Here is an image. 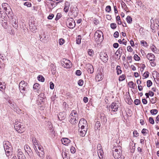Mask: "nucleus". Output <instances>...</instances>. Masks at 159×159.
Wrapping results in <instances>:
<instances>
[{
	"label": "nucleus",
	"instance_id": "nucleus-41",
	"mask_svg": "<svg viewBox=\"0 0 159 159\" xmlns=\"http://www.w3.org/2000/svg\"><path fill=\"white\" fill-rule=\"evenodd\" d=\"M24 5L25 6H27V7H30L31 6V3L30 2H25L24 3Z\"/></svg>",
	"mask_w": 159,
	"mask_h": 159
},
{
	"label": "nucleus",
	"instance_id": "nucleus-35",
	"mask_svg": "<svg viewBox=\"0 0 159 159\" xmlns=\"http://www.w3.org/2000/svg\"><path fill=\"white\" fill-rule=\"evenodd\" d=\"M116 20L118 21V24L119 25H121V21L120 20V18L119 16H118L116 17Z\"/></svg>",
	"mask_w": 159,
	"mask_h": 159
},
{
	"label": "nucleus",
	"instance_id": "nucleus-30",
	"mask_svg": "<svg viewBox=\"0 0 159 159\" xmlns=\"http://www.w3.org/2000/svg\"><path fill=\"white\" fill-rule=\"evenodd\" d=\"M62 155L63 159H68L67 154L65 152H63L62 153Z\"/></svg>",
	"mask_w": 159,
	"mask_h": 159
},
{
	"label": "nucleus",
	"instance_id": "nucleus-37",
	"mask_svg": "<svg viewBox=\"0 0 159 159\" xmlns=\"http://www.w3.org/2000/svg\"><path fill=\"white\" fill-rule=\"evenodd\" d=\"M150 48L152 50V51L153 52H157V48L155 46L152 45V46H151Z\"/></svg>",
	"mask_w": 159,
	"mask_h": 159
},
{
	"label": "nucleus",
	"instance_id": "nucleus-34",
	"mask_svg": "<svg viewBox=\"0 0 159 159\" xmlns=\"http://www.w3.org/2000/svg\"><path fill=\"white\" fill-rule=\"evenodd\" d=\"M2 26L5 29H7L8 27L7 22L4 21H2Z\"/></svg>",
	"mask_w": 159,
	"mask_h": 159
},
{
	"label": "nucleus",
	"instance_id": "nucleus-18",
	"mask_svg": "<svg viewBox=\"0 0 159 159\" xmlns=\"http://www.w3.org/2000/svg\"><path fill=\"white\" fill-rule=\"evenodd\" d=\"M70 4L69 2L66 1L65 3V7L64 9V11L66 12H67L69 10Z\"/></svg>",
	"mask_w": 159,
	"mask_h": 159
},
{
	"label": "nucleus",
	"instance_id": "nucleus-6",
	"mask_svg": "<svg viewBox=\"0 0 159 159\" xmlns=\"http://www.w3.org/2000/svg\"><path fill=\"white\" fill-rule=\"evenodd\" d=\"M14 127L16 131L19 133H22L25 131V125H21L20 122L15 123Z\"/></svg>",
	"mask_w": 159,
	"mask_h": 159
},
{
	"label": "nucleus",
	"instance_id": "nucleus-7",
	"mask_svg": "<svg viewBox=\"0 0 159 159\" xmlns=\"http://www.w3.org/2000/svg\"><path fill=\"white\" fill-rule=\"evenodd\" d=\"M79 127L80 129L83 130L84 129H88V125L86 120L84 119H81L79 123Z\"/></svg>",
	"mask_w": 159,
	"mask_h": 159
},
{
	"label": "nucleus",
	"instance_id": "nucleus-36",
	"mask_svg": "<svg viewBox=\"0 0 159 159\" xmlns=\"http://www.w3.org/2000/svg\"><path fill=\"white\" fill-rule=\"evenodd\" d=\"M65 42V40L63 39H60L59 40V43L61 45L63 44Z\"/></svg>",
	"mask_w": 159,
	"mask_h": 159
},
{
	"label": "nucleus",
	"instance_id": "nucleus-26",
	"mask_svg": "<svg viewBox=\"0 0 159 159\" xmlns=\"http://www.w3.org/2000/svg\"><path fill=\"white\" fill-rule=\"evenodd\" d=\"M6 88V84L5 82H0V90H4Z\"/></svg>",
	"mask_w": 159,
	"mask_h": 159
},
{
	"label": "nucleus",
	"instance_id": "nucleus-51",
	"mask_svg": "<svg viewBox=\"0 0 159 159\" xmlns=\"http://www.w3.org/2000/svg\"><path fill=\"white\" fill-rule=\"evenodd\" d=\"M70 151L71 153H74L75 152V149L74 147H72L70 149Z\"/></svg>",
	"mask_w": 159,
	"mask_h": 159
},
{
	"label": "nucleus",
	"instance_id": "nucleus-28",
	"mask_svg": "<svg viewBox=\"0 0 159 159\" xmlns=\"http://www.w3.org/2000/svg\"><path fill=\"white\" fill-rule=\"evenodd\" d=\"M116 70H117V73L118 75H119L121 74L122 70L120 69V66H117Z\"/></svg>",
	"mask_w": 159,
	"mask_h": 159
},
{
	"label": "nucleus",
	"instance_id": "nucleus-2",
	"mask_svg": "<svg viewBox=\"0 0 159 159\" xmlns=\"http://www.w3.org/2000/svg\"><path fill=\"white\" fill-rule=\"evenodd\" d=\"M95 41L98 43H101L103 40V33L100 30H97L95 33L94 36Z\"/></svg>",
	"mask_w": 159,
	"mask_h": 159
},
{
	"label": "nucleus",
	"instance_id": "nucleus-5",
	"mask_svg": "<svg viewBox=\"0 0 159 159\" xmlns=\"http://www.w3.org/2000/svg\"><path fill=\"white\" fill-rule=\"evenodd\" d=\"M19 88L20 92L23 94H25L27 91L28 85L27 83L24 81H21L19 84Z\"/></svg>",
	"mask_w": 159,
	"mask_h": 159
},
{
	"label": "nucleus",
	"instance_id": "nucleus-52",
	"mask_svg": "<svg viewBox=\"0 0 159 159\" xmlns=\"http://www.w3.org/2000/svg\"><path fill=\"white\" fill-rule=\"evenodd\" d=\"M134 136L135 137H137L138 136V133L136 130H134L133 132Z\"/></svg>",
	"mask_w": 159,
	"mask_h": 159
},
{
	"label": "nucleus",
	"instance_id": "nucleus-23",
	"mask_svg": "<svg viewBox=\"0 0 159 159\" xmlns=\"http://www.w3.org/2000/svg\"><path fill=\"white\" fill-rule=\"evenodd\" d=\"M58 117L59 120H62L65 118V113L63 112H60L58 116Z\"/></svg>",
	"mask_w": 159,
	"mask_h": 159
},
{
	"label": "nucleus",
	"instance_id": "nucleus-20",
	"mask_svg": "<svg viewBox=\"0 0 159 159\" xmlns=\"http://www.w3.org/2000/svg\"><path fill=\"white\" fill-rule=\"evenodd\" d=\"M98 153L100 159H104L103 157V152L102 150H98Z\"/></svg>",
	"mask_w": 159,
	"mask_h": 159
},
{
	"label": "nucleus",
	"instance_id": "nucleus-49",
	"mask_svg": "<svg viewBox=\"0 0 159 159\" xmlns=\"http://www.w3.org/2000/svg\"><path fill=\"white\" fill-rule=\"evenodd\" d=\"M119 35V32L118 31L115 32L114 34V36L115 38H117L118 37Z\"/></svg>",
	"mask_w": 159,
	"mask_h": 159
},
{
	"label": "nucleus",
	"instance_id": "nucleus-29",
	"mask_svg": "<svg viewBox=\"0 0 159 159\" xmlns=\"http://www.w3.org/2000/svg\"><path fill=\"white\" fill-rule=\"evenodd\" d=\"M126 20L128 23H131L132 21V18L129 16H127Z\"/></svg>",
	"mask_w": 159,
	"mask_h": 159
},
{
	"label": "nucleus",
	"instance_id": "nucleus-48",
	"mask_svg": "<svg viewBox=\"0 0 159 159\" xmlns=\"http://www.w3.org/2000/svg\"><path fill=\"white\" fill-rule=\"evenodd\" d=\"M84 83V81L82 80H80L78 82V84L80 86L83 85Z\"/></svg>",
	"mask_w": 159,
	"mask_h": 159
},
{
	"label": "nucleus",
	"instance_id": "nucleus-15",
	"mask_svg": "<svg viewBox=\"0 0 159 159\" xmlns=\"http://www.w3.org/2000/svg\"><path fill=\"white\" fill-rule=\"evenodd\" d=\"M61 140L62 144L66 146H68L70 142V140L67 138H63Z\"/></svg>",
	"mask_w": 159,
	"mask_h": 159
},
{
	"label": "nucleus",
	"instance_id": "nucleus-9",
	"mask_svg": "<svg viewBox=\"0 0 159 159\" xmlns=\"http://www.w3.org/2000/svg\"><path fill=\"white\" fill-rule=\"evenodd\" d=\"M61 63L63 67L66 68H70L72 66V64L70 60H62Z\"/></svg>",
	"mask_w": 159,
	"mask_h": 159
},
{
	"label": "nucleus",
	"instance_id": "nucleus-60",
	"mask_svg": "<svg viewBox=\"0 0 159 159\" xmlns=\"http://www.w3.org/2000/svg\"><path fill=\"white\" fill-rule=\"evenodd\" d=\"M127 49L128 51L131 52L133 50L132 48L130 46H129L127 47Z\"/></svg>",
	"mask_w": 159,
	"mask_h": 159
},
{
	"label": "nucleus",
	"instance_id": "nucleus-43",
	"mask_svg": "<svg viewBox=\"0 0 159 159\" xmlns=\"http://www.w3.org/2000/svg\"><path fill=\"white\" fill-rule=\"evenodd\" d=\"M111 27L113 29H115L116 27V25L114 23H112L111 24Z\"/></svg>",
	"mask_w": 159,
	"mask_h": 159
},
{
	"label": "nucleus",
	"instance_id": "nucleus-33",
	"mask_svg": "<svg viewBox=\"0 0 159 159\" xmlns=\"http://www.w3.org/2000/svg\"><path fill=\"white\" fill-rule=\"evenodd\" d=\"M38 79L39 81L43 82L44 81V78L42 75H39L38 77Z\"/></svg>",
	"mask_w": 159,
	"mask_h": 159
},
{
	"label": "nucleus",
	"instance_id": "nucleus-57",
	"mask_svg": "<svg viewBox=\"0 0 159 159\" xmlns=\"http://www.w3.org/2000/svg\"><path fill=\"white\" fill-rule=\"evenodd\" d=\"M75 74L77 75H80L81 74V72L80 70H78L76 71Z\"/></svg>",
	"mask_w": 159,
	"mask_h": 159
},
{
	"label": "nucleus",
	"instance_id": "nucleus-39",
	"mask_svg": "<svg viewBox=\"0 0 159 159\" xmlns=\"http://www.w3.org/2000/svg\"><path fill=\"white\" fill-rule=\"evenodd\" d=\"M157 99V98L156 97L154 98H151L150 99V102L152 104L155 103L156 102Z\"/></svg>",
	"mask_w": 159,
	"mask_h": 159
},
{
	"label": "nucleus",
	"instance_id": "nucleus-32",
	"mask_svg": "<svg viewBox=\"0 0 159 159\" xmlns=\"http://www.w3.org/2000/svg\"><path fill=\"white\" fill-rule=\"evenodd\" d=\"M150 112L152 115H155L157 113L158 111L157 110L155 109H152L150 111Z\"/></svg>",
	"mask_w": 159,
	"mask_h": 159
},
{
	"label": "nucleus",
	"instance_id": "nucleus-54",
	"mask_svg": "<svg viewBox=\"0 0 159 159\" xmlns=\"http://www.w3.org/2000/svg\"><path fill=\"white\" fill-rule=\"evenodd\" d=\"M10 149H5V151L6 152V154L7 155V156H8L9 155V152H10Z\"/></svg>",
	"mask_w": 159,
	"mask_h": 159
},
{
	"label": "nucleus",
	"instance_id": "nucleus-63",
	"mask_svg": "<svg viewBox=\"0 0 159 159\" xmlns=\"http://www.w3.org/2000/svg\"><path fill=\"white\" fill-rule=\"evenodd\" d=\"M151 62H150L151 65L152 66H154L156 65V64L155 62L153 61H152L153 60H150Z\"/></svg>",
	"mask_w": 159,
	"mask_h": 159
},
{
	"label": "nucleus",
	"instance_id": "nucleus-58",
	"mask_svg": "<svg viewBox=\"0 0 159 159\" xmlns=\"http://www.w3.org/2000/svg\"><path fill=\"white\" fill-rule=\"evenodd\" d=\"M134 60H140V57L138 56L136 54H135L134 56Z\"/></svg>",
	"mask_w": 159,
	"mask_h": 159
},
{
	"label": "nucleus",
	"instance_id": "nucleus-47",
	"mask_svg": "<svg viewBox=\"0 0 159 159\" xmlns=\"http://www.w3.org/2000/svg\"><path fill=\"white\" fill-rule=\"evenodd\" d=\"M143 76L144 77V78L148 77L149 76V73L148 71L145 72L143 74Z\"/></svg>",
	"mask_w": 159,
	"mask_h": 159
},
{
	"label": "nucleus",
	"instance_id": "nucleus-17",
	"mask_svg": "<svg viewBox=\"0 0 159 159\" xmlns=\"http://www.w3.org/2000/svg\"><path fill=\"white\" fill-rule=\"evenodd\" d=\"M79 131L80 132V135L82 137H84L85 136L86 132L88 130V129H84L83 130L80 129L79 128Z\"/></svg>",
	"mask_w": 159,
	"mask_h": 159
},
{
	"label": "nucleus",
	"instance_id": "nucleus-8",
	"mask_svg": "<svg viewBox=\"0 0 159 159\" xmlns=\"http://www.w3.org/2000/svg\"><path fill=\"white\" fill-rule=\"evenodd\" d=\"M66 23V25L70 29L73 28L75 25L74 20L71 18L67 19Z\"/></svg>",
	"mask_w": 159,
	"mask_h": 159
},
{
	"label": "nucleus",
	"instance_id": "nucleus-61",
	"mask_svg": "<svg viewBox=\"0 0 159 159\" xmlns=\"http://www.w3.org/2000/svg\"><path fill=\"white\" fill-rule=\"evenodd\" d=\"M97 149H98V150H102V146H101V145L100 144H98V146H97Z\"/></svg>",
	"mask_w": 159,
	"mask_h": 159
},
{
	"label": "nucleus",
	"instance_id": "nucleus-14",
	"mask_svg": "<svg viewBox=\"0 0 159 159\" xmlns=\"http://www.w3.org/2000/svg\"><path fill=\"white\" fill-rule=\"evenodd\" d=\"M96 80L98 81L102 80L103 79L102 74L101 72H98L96 76Z\"/></svg>",
	"mask_w": 159,
	"mask_h": 159
},
{
	"label": "nucleus",
	"instance_id": "nucleus-56",
	"mask_svg": "<svg viewBox=\"0 0 159 159\" xmlns=\"http://www.w3.org/2000/svg\"><path fill=\"white\" fill-rule=\"evenodd\" d=\"M33 144L34 145V148L36 146H40L38 144V143L36 141L35 139L34 140H33Z\"/></svg>",
	"mask_w": 159,
	"mask_h": 159
},
{
	"label": "nucleus",
	"instance_id": "nucleus-3",
	"mask_svg": "<svg viewBox=\"0 0 159 159\" xmlns=\"http://www.w3.org/2000/svg\"><path fill=\"white\" fill-rule=\"evenodd\" d=\"M34 149L37 155L40 158L43 159L44 157V153L43 148L41 146H35Z\"/></svg>",
	"mask_w": 159,
	"mask_h": 159
},
{
	"label": "nucleus",
	"instance_id": "nucleus-53",
	"mask_svg": "<svg viewBox=\"0 0 159 159\" xmlns=\"http://www.w3.org/2000/svg\"><path fill=\"white\" fill-rule=\"evenodd\" d=\"M54 17V15L52 14H50L48 16V19L49 20H51Z\"/></svg>",
	"mask_w": 159,
	"mask_h": 159
},
{
	"label": "nucleus",
	"instance_id": "nucleus-12",
	"mask_svg": "<svg viewBox=\"0 0 159 159\" xmlns=\"http://www.w3.org/2000/svg\"><path fill=\"white\" fill-rule=\"evenodd\" d=\"M100 57L101 60H108V56L104 52H102L100 53Z\"/></svg>",
	"mask_w": 159,
	"mask_h": 159
},
{
	"label": "nucleus",
	"instance_id": "nucleus-38",
	"mask_svg": "<svg viewBox=\"0 0 159 159\" xmlns=\"http://www.w3.org/2000/svg\"><path fill=\"white\" fill-rule=\"evenodd\" d=\"M88 53L90 56H92L93 55V52L92 49H89L88 51Z\"/></svg>",
	"mask_w": 159,
	"mask_h": 159
},
{
	"label": "nucleus",
	"instance_id": "nucleus-40",
	"mask_svg": "<svg viewBox=\"0 0 159 159\" xmlns=\"http://www.w3.org/2000/svg\"><path fill=\"white\" fill-rule=\"evenodd\" d=\"M141 43L144 46L147 47L148 46L147 43L144 40H142L141 42Z\"/></svg>",
	"mask_w": 159,
	"mask_h": 159
},
{
	"label": "nucleus",
	"instance_id": "nucleus-4",
	"mask_svg": "<svg viewBox=\"0 0 159 159\" xmlns=\"http://www.w3.org/2000/svg\"><path fill=\"white\" fill-rule=\"evenodd\" d=\"M113 155L114 157L116 159H118L120 158L121 155L122 150L120 147L118 148L115 147L112 149Z\"/></svg>",
	"mask_w": 159,
	"mask_h": 159
},
{
	"label": "nucleus",
	"instance_id": "nucleus-19",
	"mask_svg": "<svg viewBox=\"0 0 159 159\" xmlns=\"http://www.w3.org/2000/svg\"><path fill=\"white\" fill-rule=\"evenodd\" d=\"M88 67V72L90 74L93 73L94 69L92 65L90 64H88L87 65Z\"/></svg>",
	"mask_w": 159,
	"mask_h": 159
},
{
	"label": "nucleus",
	"instance_id": "nucleus-50",
	"mask_svg": "<svg viewBox=\"0 0 159 159\" xmlns=\"http://www.w3.org/2000/svg\"><path fill=\"white\" fill-rule=\"evenodd\" d=\"M50 87L51 89H53L54 88V84L52 82L50 83Z\"/></svg>",
	"mask_w": 159,
	"mask_h": 159
},
{
	"label": "nucleus",
	"instance_id": "nucleus-59",
	"mask_svg": "<svg viewBox=\"0 0 159 159\" xmlns=\"http://www.w3.org/2000/svg\"><path fill=\"white\" fill-rule=\"evenodd\" d=\"M134 103L136 105H138L139 104L140 101L138 99H136L134 101Z\"/></svg>",
	"mask_w": 159,
	"mask_h": 159
},
{
	"label": "nucleus",
	"instance_id": "nucleus-45",
	"mask_svg": "<svg viewBox=\"0 0 159 159\" xmlns=\"http://www.w3.org/2000/svg\"><path fill=\"white\" fill-rule=\"evenodd\" d=\"M152 84V83L150 80H148L147 81V86L148 87H150Z\"/></svg>",
	"mask_w": 159,
	"mask_h": 159
},
{
	"label": "nucleus",
	"instance_id": "nucleus-1",
	"mask_svg": "<svg viewBox=\"0 0 159 159\" xmlns=\"http://www.w3.org/2000/svg\"><path fill=\"white\" fill-rule=\"evenodd\" d=\"M69 118L70 122L73 125H74L78 122V114L76 111L73 110L72 111L69 116Z\"/></svg>",
	"mask_w": 159,
	"mask_h": 159
},
{
	"label": "nucleus",
	"instance_id": "nucleus-13",
	"mask_svg": "<svg viewBox=\"0 0 159 159\" xmlns=\"http://www.w3.org/2000/svg\"><path fill=\"white\" fill-rule=\"evenodd\" d=\"M4 10L6 14L7 15L8 18H11V17H12V10L10 8V7H9L8 8H7V10L5 9Z\"/></svg>",
	"mask_w": 159,
	"mask_h": 159
},
{
	"label": "nucleus",
	"instance_id": "nucleus-22",
	"mask_svg": "<svg viewBox=\"0 0 159 159\" xmlns=\"http://www.w3.org/2000/svg\"><path fill=\"white\" fill-rule=\"evenodd\" d=\"M33 88L35 91L39 92V89L40 88V85L38 83H35L34 85Z\"/></svg>",
	"mask_w": 159,
	"mask_h": 159
},
{
	"label": "nucleus",
	"instance_id": "nucleus-24",
	"mask_svg": "<svg viewBox=\"0 0 159 159\" xmlns=\"http://www.w3.org/2000/svg\"><path fill=\"white\" fill-rule=\"evenodd\" d=\"M101 124L99 121H97L95 125V129L96 130H99Z\"/></svg>",
	"mask_w": 159,
	"mask_h": 159
},
{
	"label": "nucleus",
	"instance_id": "nucleus-44",
	"mask_svg": "<svg viewBox=\"0 0 159 159\" xmlns=\"http://www.w3.org/2000/svg\"><path fill=\"white\" fill-rule=\"evenodd\" d=\"M149 121L150 123L152 124H154V121L153 118L152 117H150L149 119Z\"/></svg>",
	"mask_w": 159,
	"mask_h": 159
},
{
	"label": "nucleus",
	"instance_id": "nucleus-27",
	"mask_svg": "<svg viewBox=\"0 0 159 159\" xmlns=\"http://www.w3.org/2000/svg\"><path fill=\"white\" fill-rule=\"evenodd\" d=\"M24 149L25 152H26L27 153L28 152H30L31 151V149L30 147L27 145H25L24 146Z\"/></svg>",
	"mask_w": 159,
	"mask_h": 159
},
{
	"label": "nucleus",
	"instance_id": "nucleus-16",
	"mask_svg": "<svg viewBox=\"0 0 159 159\" xmlns=\"http://www.w3.org/2000/svg\"><path fill=\"white\" fill-rule=\"evenodd\" d=\"M3 147L5 149H10L11 148V145L10 143L7 141L3 142Z\"/></svg>",
	"mask_w": 159,
	"mask_h": 159
},
{
	"label": "nucleus",
	"instance_id": "nucleus-46",
	"mask_svg": "<svg viewBox=\"0 0 159 159\" xmlns=\"http://www.w3.org/2000/svg\"><path fill=\"white\" fill-rule=\"evenodd\" d=\"M125 79V76L124 75H122L120 76L119 78V81H122L124 80Z\"/></svg>",
	"mask_w": 159,
	"mask_h": 159
},
{
	"label": "nucleus",
	"instance_id": "nucleus-62",
	"mask_svg": "<svg viewBox=\"0 0 159 159\" xmlns=\"http://www.w3.org/2000/svg\"><path fill=\"white\" fill-rule=\"evenodd\" d=\"M119 46V44L117 43H115L113 45V47L115 48H117Z\"/></svg>",
	"mask_w": 159,
	"mask_h": 159
},
{
	"label": "nucleus",
	"instance_id": "nucleus-55",
	"mask_svg": "<svg viewBox=\"0 0 159 159\" xmlns=\"http://www.w3.org/2000/svg\"><path fill=\"white\" fill-rule=\"evenodd\" d=\"M79 37L80 36H79L76 39V43L78 44H80L81 43V39L79 38Z\"/></svg>",
	"mask_w": 159,
	"mask_h": 159
},
{
	"label": "nucleus",
	"instance_id": "nucleus-10",
	"mask_svg": "<svg viewBox=\"0 0 159 159\" xmlns=\"http://www.w3.org/2000/svg\"><path fill=\"white\" fill-rule=\"evenodd\" d=\"M118 107V104L117 102H116L112 103L110 106L109 107L111 108L113 111H116L117 110Z\"/></svg>",
	"mask_w": 159,
	"mask_h": 159
},
{
	"label": "nucleus",
	"instance_id": "nucleus-42",
	"mask_svg": "<svg viewBox=\"0 0 159 159\" xmlns=\"http://www.w3.org/2000/svg\"><path fill=\"white\" fill-rule=\"evenodd\" d=\"M111 7L110 6H107L106 8V11L108 12H109L111 11Z\"/></svg>",
	"mask_w": 159,
	"mask_h": 159
},
{
	"label": "nucleus",
	"instance_id": "nucleus-25",
	"mask_svg": "<svg viewBox=\"0 0 159 159\" xmlns=\"http://www.w3.org/2000/svg\"><path fill=\"white\" fill-rule=\"evenodd\" d=\"M147 58L148 60H155L154 55L152 53L148 54L147 55Z\"/></svg>",
	"mask_w": 159,
	"mask_h": 159
},
{
	"label": "nucleus",
	"instance_id": "nucleus-31",
	"mask_svg": "<svg viewBox=\"0 0 159 159\" xmlns=\"http://www.w3.org/2000/svg\"><path fill=\"white\" fill-rule=\"evenodd\" d=\"M2 7L4 8V10H7V8L9 7L8 4L6 3H3L2 4Z\"/></svg>",
	"mask_w": 159,
	"mask_h": 159
},
{
	"label": "nucleus",
	"instance_id": "nucleus-21",
	"mask_svg": "<svg viewBox=\"0 0 159 159\" xmlns=\"http://www.w3.org/2000/svg\"><path fill=\"white\" fill-rule=\"evenodd\" d=\"M17 156L18 159H20L25 157L23 152L20 149H18L17 151Z\"/></svg>",
	"mask_w": 159,
	"mask_h": 159
},
{
	"label": "nucleus",
	"instance_id": "nucleus-64",
	"mask_svg": "<svg viewBox=\"0 0 159 159\" xmlns=\"http://www.w3.org/2000/svg\"><path fill=\"white\" fill-rule=\"evenodd\" d=\"M88 98L86 97H85L84 98L83 100L84 102L86 103L88 102Z\"/></svg>",
	"mask_w": 159,
	"mask_h": 159
},
{
	"label": "nucleus",
	"instance_id": "nucleus-11",
	"mask_svg": "<svg viewBox=\"0 0 159 159\" xmlns=\"http://www.w3.org/2000/svg\"><path fill=\"white\" fill-rule=\"evenodd\" d=\"M11 20L10 21V23L12 24L13 26L15 29H16L18 27V24L17 20L14 17H11Z\"/></svg>",
	"mask_w": 159,
	"mask_h": 159
}]
</instances>
